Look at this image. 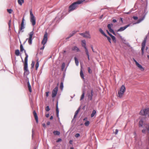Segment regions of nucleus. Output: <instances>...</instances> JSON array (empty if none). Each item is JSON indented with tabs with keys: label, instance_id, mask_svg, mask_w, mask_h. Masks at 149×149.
Listing matches in <instances>:
<instances>
[{
	"label": "nucleus",
	"instance_id": "1",
	"mask_svg": "<svg viewBox=\"0 0 149 149\" xmlns=\"http://www.w3.org/2000/svg\"><path fill=\"white\" fill-rule=\"evenodd\" d=\"M145 118H142L139 122V127L143 128V129L142 130V132L143 133H145L146 131H149V123H145Z\"/></svg>",
	"mask_w": 149,
	"mask_h": 149
},
{
	"label": "nucleus",
	"instance_id": "2",
	"mask_svg": "<svg viewBox=\"0 0 149 149\" xmlns=\"http://www.w3.org/2000/svg\"><path fill=\"white\" fill-rule=\"evenodd\" d=\"M85 0H78L77 1L73 3L69 6L68 12L70 13L76 9L78 7V5L81 4Z\"/></svg>",
	"mask_w": 149,
	"mask_h": 149
},
{
	"label": "nucleus",
	"instance_id": "3",
	"mask_svg": "<svg viewBox=\"0 0 149 149\" xmlns=\"http://www.w3.org/2000/svg\"><path fill=\"white\" fill-rule=\"evenodd\" d=\"M47 33L46 32L45 33L42 42V44L43 45V46L40 49H43L45 48V45L46 43L47 40Z\"/></svg>",
	"mask_w": 149,
	"mask_h": 149
},
{
	"label": "nucleus",
	"instance_id": "4",
	"mask_svg": "<svg viewBox=\"0 0 149 149\" xmlns=\"http://www.w3.org/2000/svg\"><path fill=\"white\" fill-rule=\"evenodd\" d=\"M30 22L33 26H34L36 23L35 18L31 10H30Z\"/></svg>",
	"mask_w": 149,
	"mask_h": 149
},
{
	"label": "nucleus",
	"instance_id": "5",
	"mask_svg": "<svg viewBox=\"0 0 149 149\" xmlns=\"http://www.w3.org/2000/svg\"><path fill=\"white\" fill-rule=\"evenodd\" d=\"M140 114L149 117V108L141 110L140 112Z\"/></svg>",
	"mask_w": 149,
	"mask_h": 149
},
{
	"label": "nucleus",
	"instance_id": "6",
	"mask_svg": "<svg viewBox=\"0 0 149 149\" xmlns=\"http://www.w3.org/2000/svg\"><path fill=\"white\" fill-rule=\"evenodd\" d=\"M25 54L26 56V57L25 58V62L24 65V70H29L28 68V55L26 53V52L25 51Z\"/></svg>",
	"mask_w": 149,
	"mask_h": 149
},
{
	"label": "nucleus",
	"instance_id": "7",
	"mask_svg": "<svg viewBox=\"0 0 149 149\" xmlns=\"http://www.w3.org/2000/svg\"><path fill=\"white\" fill-rule=\"evenodd\" d=\"M125 86L123 85H122L121 87L120 91L118 92V96L120 97H121L125 91Z\"/></svg>",
	"mask_w": 149,
	"mask_h": 149
},
{
	"label": "nucleus",
	"instance_id": "8",
	"mask_svg": "<svg viewBox=\"0 0 149 149\" xmlns=\"http://www.w3.org/2000/svg\"><path fill=\"white\" fill-rule=\"evenodd\" d=\"M147 37L146 36L144 38L141 44L142 47L141 49V54L143 55L144 54V50L146 46V44L147 40Z\"/></svg>",
	"mask_w": 149,
	"mask_h": 149
},
{
	"label": "nucleus",
	"instance_id": "9",
	"mask_svg": "<svg viewBox=\"0 0 149 149\" xmlns=\"http://www.w3.org/2000/svg\"><path fill=\"white\" fill-rule=\"evenodd\" d=\"M34 33L33 31H32L29 34V38H27L26 39V41L24 43H25L26 41L28 40V42L29 43L30 45H31L32 44V38L33 35Z\"/></svg>",
	"mask_w": 149,
	"mask_h": 149
},
{
	"label": "nucleus",
	"instance_id": "10",
	"mask_svg": "<svg viewBox=\"0 0 149 149\" xmlns=\"http://www.w3.org/2000/svg\"><path fill=\"white\" fill-rule=\"evenodd\" d=\"M58 84L57 86L52 91V98L55 97L57 95L58 91Z\"/></svg>",
	"mask_w": 149,
	"mask_h": 149
},
{
	"label": "nucleus",
	"instance_id": "11",
	"mask_svg": "<svg viewBox=\"0 0 149 149\" xmlns=\"http://www.w3.org/2000/svg\"><path fill=\"white\" fill-rule=\"evenodd\" d=\"M79 34L84 37L89 38H91L89 32L88 31H86L85 33H80Z\"/></svg>",
	"mask_w": 149,
	"mask_h": 149
},
{
	"label": "nucleus",
	"instance_id": "12",
	"mask_svg": "<svg viewBox=\"0 0 149 149\" xmlns=\"http://www.w3.org/2000/svg\"><path fill=\"white\" fill-rule=\"evenodd\" d=\"M113 26V24H109L107 25V27L110 32L112 33L114 35L116 36V34L111 28Z\"/></svg>",
	"mask_w": 149,
	"mask_h": 149
},
{
	"label": "nucleus",
	"instance_id": "13",
	"mask_svg": "<svg viewBox=\"0 0 149 149\" xmlns=\"http://www.w3.org/2000/svg\"><path fill=\"white\" fill-rule=\"evenodd\" d=\"M24 17L22 18V21L21 24V26L20 27V28L19 30V33L20 31H22V32H23L24 31L23 30V29L25 28V27L24 26Z\"/></svg>",
	"mask_w": 149,
	"mask_h": 149
},
{
	"label": "nucleus",
	"instance_id": "14",
	"mask_svg": "<svg viewBox=\"0 0 149 149\" xmlns=\"http://www.w3.org/2000/svg\"><path fill=\"white\" fill-rule=\"evenodd\" d=\"M130 26V24H128L126 26L120 27L119 29L116 30L117 32H121L125 30L126 28Z\"/></svg>",
	"mask_w": 149,
	"mask_h": 149
},
{
	"label": "nucleus",
	"instance_id": "15",
	"mask_svg": "<svg viewBox=\"0 0 149 149\" xmlns=\"http://www.w3.org/2000/svg\"><path fill=\"white\" fill-rule=\"evenodd\" d=\"M33 113L36 120V122L38 123V116L36 111L35 110L33 111Z\"/></svg>",
	"mask_w": 149,
	"mask_h": 149
},
{
	"label": "nucleus",
	"instance_id": "16",
	"mask_svg": "<svg viewBox=\"0 0 149 149\" xmlns=\"http://www.w3.org/2000/svg\"><path fill=\"white\" fill-rule=\"evenodd\" d=\"M136 65L138 68H139L141 71H143L144 70V68L139 63H137Z\"/></svg>",
	"mask_w": 149,
	"mask_h": 149
},
{
	"label": "nucleus",
	"instance_id": "17",
	"mask_svg": "<svg viewBox=\"0 0 149 149\" xmlns=\"http://www.w3.org/2000/svg\"><path fill=\"white\" fill-rule=\"evenodd\" d=\"M145 16H143L141 18L139 19L137 21V22H136V24H138L140 23L143 20H144L145 18Z\"/></svg>",
	"mask_w": 149,
	"mask_h": 149
},
{
	"label": "nucleus",
	"instance_id": "18",
	"mask_svg": "<svg viewBox=\"0 0 149 149\" xmlns=\"http://www.w3.org/2000/svg\"><path fill=\"white\" fill-rule=\"evenodd\" d=\"M99 31L103 35H104V36H107L106 34L104 33L103 30L101 28H100L99 29Z\"/></svg>",
	"mask_w": 149,
	"mask_h": 149
},
{
	"label": "nucleus",
	"instance_id": "19",
	"mask_svg": "<svg viewBox=\"0 0 149 149\" xmlns=\"http://www.w3.org/2000/svg\"><path fill=\"white\" fill-rule=\"evenodd\" d=\"M56 112L57 116L58 117L59 116V110L58 107V103H57L56 105Z\"/></svg>",
	"mask_w": 149,
	"mask_h": 149
},
{
	"label": "nucleus",
	"instance_id": "20",
	"mask_svg": "<svg viewBox=\"0 0 149 149\" xmlns=\"http://www.w3.org/2000/svg\"><path fill=\"white\" fill-rule=\"evenodd\" d=\"M82 42V46L85 49L86 48H87L86 47V41L85 40H82L81 41Z\"/></svg>",
	"mask_w": 149,
	"mask_h": 149
},
{
	"label": "nucleus",
	"instance_id": "21",
	"mask_svg": "<svg viewBox=\"0 0 149 149\" xmlns=\"http://www.w3.org/2000/svg\"><path fill=\"white\" fill-rule=\"evenodd\" d=\"M53 133L55 135H59L60 134V132L57 131H54Z\"/></svg>",
	"mask_w": 149,
	"mask_h": 149
},
{
	"label": "nucleus",
	"instance_id": "22",
	"mask_svg": "<svg viewBox=\"0 0 149 149\" xmlns=\"http://www.w3.org/2000/svg\"><path fill=\"white\" fill-rule=\"evenodd\" d=\"M80 108H78V109L76 111L75 114L74 116V118H75L76 116H77L79 110H80Z\"/></svg>",
	"mask_w": 149,
	"mask_h": 149
},
{
	"label": "nucleus",
	"instance_id": "23",
	"mask_svg": "<svg viewBox=\"0 0 149 149\" xmlns=\"http://www.w3.org/2000/svg\"><path fill=\"white\" fill-rule=\"evenodd\" d=\"M96 112L95 110H93L92 111V113L91 115V118L93 117L96 114Z\"/></svg>",
	"mask_w": 149,
	"mask_h": 149
},
{
	"label": "nucleus",
	"instance_id": "24",
	"mask_svg": "<svg viewBox=\"0 0 149 149\" xmlns=\"http://www.w3.org/2000/svg\"><path fill=\"white\" fill-rule=\"evenodd\" d=\"M72 50L74 51H76L77 52H78L79 51V49L78 48L77 46H74L72 48Z\"/></svg>",
	"mask_w": 149,
	"mask_h": 149
},
{
	"label": "nucleus",
	"instance_id": "25",
	"mask_svg": "<svg viewBox=\"0 0 149 149\" xmlns=\"http://www.w3.org/2000/svg\"><path fill=\"white\" fill-rule=\"evenodd\" d=\"M24 0H17L18 2L19 5H22V3L24 2Z\"/></svg>",
	"mask_w": 149,
	"mask_h": 149
},
{
	"label": "nucleus",
	"instance_id": "26",
	"mask_svg": "<svg viewBox=\"0 0 149 149\" xmlns=\"http://www.w3.org/2000/svg\"><path fill=\"white\" fill-rule=\"evenodd\" d=\"M92 93H93V91L92 90L91 91V94L89 95H88V99L90 100H91V99H92V96H93Z\"/></svg>",
	"mask_w": 149,
	"mask_h": 149
},
{
	"label": "nucleus",
	"instance_id": "27",
	"mask_svg": "<svg viewBox=\"0 0 149 149\" xmlns=\"http://www.w3.org/2000/svg\"><path fill=\"white\" fill-rule=\"evenodd\" d=\"M60 15V13H58V16H57V17H56V18H55V19H61V18L62 17V16H63V15H62L61 16V17H60V16H59V15Z\"/></svg>",
	"mask_w": 149,
	"mask_h": 149
},
{
	"label": "nucleus",
	"instance_id": "28",
	"mask_svg": "<svg viewBox=\"0 0 149 149\" xmlns=\"http://www.w3.org/2000/svg\"><path fill=\"white\" fill-rule=\"evenodd\" d=\"M15 54L17 56H19L20 52L19 49H17L15 50Z\"/></svg>",
	"mask_w": 149,
	"mask_h": 149
},
{
	"label": "nucleus",
	"instance_id": "29",
	"mask_svg": "<svg viewBox=\"0 0 149 149\" xmlns=\"http://www.w3.org/2000/svg\"><path fill=\"white\" fill-rule=\"evenodd\" d=\"M39 65V62L38 60H37L36 62V70H37Z\"/></svg>",
	"mask_w": 149,
	"mask_h": 149
},
{
	"label": "nucleus",
	"instance_id": "30",
	"mask_svg": "<svg viewBox=\"0 0 149 149\" xmlns=\"http://www.w3.org/2000/svg\"><path fill=\"white\" fill-rule=\"evenodd\" d=\"M82 94L81 96V98H80V100H81L82 99H83L84 98V94H85V91L84 90L82 92Z\"/></svg>",
	"mask_w": 149,
	"mask_h": 149
},
{
	"label": "nucleus",
	"instance_id": "31",
	"mask_svg": "<svg viewBox=\"0 0 149 149\" xmlns=\"http://www.w3.org/2000/svg\"><path fill=\"white\" fill-rule=\"evenodd\" d=\"M20 49L21 52H22L23 51H24V53H25V51L26 52V50L24 49L23 47V46L22 44H21L20 45Z\"/></svg>",
	"mask_w": 149,
	"mask_h": 149
},
{
	"label": "nucleus",
	"instance_id": "32",
	"mask_svg": "<svg viewBox=\"0 0 149 149\" xmlns=\"http://www.w3.org/2000/svg\"><path fill=\"white\" fill-rule=\"evenodd\" d=\"M74 58L76 65L77 66H78L79 65V61L78 59L76 57H75Z\"/></svg>",
	"mask_w": 149,
	"mask_h": 149
},
{
	"label": "nucleus",
	"instance_id": "33",
	"mask_svg": "<svg viewBox=\"0 0 149 149\" xmlns=\"http://www.w3.org/2000/svg\"><path fill=\"white\" fill-rule=\"evenodd\" d=\"M80 75L82 79H84V75L83 72L81 69V71L80 72Z\"/></svg>",
	"mask_w": 149,
	"mask_h": 149
},
{
	"label": "nucleus",
	"instance_id": "34",
	"mask_svg": "<svg viewBox=\"0 0 149 149\" xmlns=\"http://www.w3.org/2000/svg\"><path fill=\"white\" fill-rule=\"evenodd\" d=\"M29 73V70H24V74L28 75Z\"/></svg>",
	"mask_w": 149,
	"mask_h": 149
},
{
	"label": "nucleus",
	"instance_id": "35",
	"mask_svg": "<svg viewBox=\"0 0 149 149\" xmlns=\"http://www.w3.org/2000/svg\"><path fill=\"white\" fill-rule=\"evenodd\" d=\"M63 87V83L62 82H61V83L60 85V88L62 90Z\"/></svg>",
	"mask_w": 149,
	"mask_h": 149
},
{
	"label": "nucleus",
	"instance_id": "36",
	"mask_svg": "<svg viewBox=\"0 0 149 149\" xmlns=\"http://www.w3.org/2000/svg\"><path fill=\"white\" fill-rule=\"evenodd\" d=\"M65 63H62V65H61V70H63L64 68H65Z\"/></svg>",
	"mask_w": 149,
	"mask_h": 149
},
{
	"label": "nucleus",
	"instance_id": "37",
	"mask_svg": "<svg viewBox=\"0 0 149 149\" xmlns=\"http://www.w3.org/2000/svg\"><path fill=\"white\" fill-rule=\"evenodd\" d=\"M7 11L9 14H11L13 12V10L11 9H7Z\"/></svg>",
	"mask_w": 149,
	"mask_h": 149
},
{
	"label": "nucleus",
	"instance_id": "38",
	"mask_svg": "<svg viewBox=\"0 0 149 149\" xmlns=\"http://www.w3.org/2000/svg\"><path fill=\"white\" fill-rule=\"evenodd\" d=\"M89 123H90L88 121H87L84 124L86 126H88L89 125Z\"/></svg>",
	"mask_w": 149,
	"mask_h": 149
},
{
	"label": "nucleus",
	"instance_id": "39",
	"mask_svg": "<svg viewBox=\"0 0 149 149\" xmlns=\"http://www.w3.org/2000/svg\"><path fill=\"white\" fill-rule=\"evenodd\" d=\"M105 37H107V39L108 40V41H109V42L110 43H111V39L109 37L107 36H107H105Z\"/></svg>",
	"mask_w": 149,
	"mask_h": 149
},
{
	"label": "nucleus",
	"instance_id": "40",
	"mask_svg": "<svg viewBox=\"0 0 149 149\" xmlns=\"http://www.w3.org/2000/svg\"><path fill=\"white\" fill-rule=\"evenodd\" d=\"M111 38L112 39L113 41L114 42L116 43V38L114 36H113Z\"/></svg>",
	"mask_w": 149,
	"mask_h": 149
},
{
	"label": "nucleus",
	"instance_id": "41",
	"mask_svg": "<svg viewBox=\"0 0 149 149\" xmlns=\"http://www.w3.org/2000/svg\"><path fill=\"white\" fill-rule=\"evenodd\" d=\"M85 49V51L86 53V55L89 54V52L88 49L87 48H86Z\"/></svg>",
	"mask_w": 149,
	"mask_h": 149
},
{
	"label": "nucleus",
	"instance_id": "42",
	"mask_svg": "<svg viewBox=\"0 0 149 149\" xmlns=\"http://www.w3.org/2000/svg\"><path fill=\"white\" fill-rule=\"evenodd\" d=\"M34 64H34V61H32V63L31 64V68H33L34 67Z\"/></svg>",
	"mask_w": 149,
	"mask_h": 149
},
{
	"label": "nucleus",
	"instance_id": "43",
	"mask_svg": "<svg viewBox=\"0 0 149 149\" xmlns=\"http://www.w3.org/2000/svg\"><path fill=\"white\" fill-rule=\"evenodd\" d=\"M45 110L46 111H48L50 110V109L49 106H47L45 108Z\"/></svg>",
	"mask_w": 149,
	"mask_h": 149
},
{
	"label": "nucleus",
	"instance_id": "44",
	"mask_svg": "<svg viewBox=\"0 0 149 149\" xmlns=\"http://www.w3.org/2000/svg\"><path fill=\"white\" fill-rule=\"evenodd\" d=\"M28 88L29 89V91L30 92H31V86L30 85H28Z\"/></svg>",
	"mask_w": 149,
	"mask_h": 149
},
{
	"label": "nucleus",
	"instance_id": "45",
	"mask_svg": "<svg viewBox=\"0 0 149 149\" xmlns=\"http://www.w3.org/2000/svg\"><path fill=\"white\" fill-rule=\"evenodd\" d=\"M132 9H131V10H130L129 12H125V13L127 14H130L132 12Z\"/></svg>",
	"mask_w": 149,
	"mask_h": 149
},
{
	"label": "nucleus",
	"instance_id": "46",
	"mask_svg": "<svg viewBox=\"0 0 149 149\" xmlns=\"http://www.w3.org/2000/svg\"><path fill=\"white\" fill-rule=\"evenodd\" d=\"M79 136H80V134L79 133H77L75 135V137L76 138H78Z\"/></svg>",
	"mask_w": 149,
	"mask_h": 149
},
{
	"label": "nucleus",
	"instance_id": "47",
	"mask_svg": "<svg viewBox=\"0 0 149 149\" xmlns=\"http://www.w3.org/2000/svg\"><path fill=\"white\" fill-rule=\"evenodd\" d=\"M88 72L89 73H91L92 72L91 70L90 69V67H88Z\"/></svg>",
	"mask_w": 149,
	"mask_h": 149
},
{
	"label": "nucleus",
	"instance_id": "48",
	"mask_svg": "<svg viewBox=\"0 0 149 149\" xmlns=\"http://www.w3.org/2000/svg\"><path fill=\"white\" fill-rule=\"evenodd\" d=\"M133 18L135 20H136L138 19V17L137 16H134L133 17Z\"/></svg>",
	"mask_w": 149,
	"mask_h": 149
},
{
	"label": "nucleus",
	"instance_id": "49",
	"mask_svg": "<svg viewBox=\"0 0 149 149\" xmlns=\"http://www.w3.org/2000/svg\"><path fill=\"white\" fill-rule=\"evenodd\" d=\"M49 92H46V95L47 97H48L49 96Z\"/></svg>",
	"mask_w": 149,
	"mask_h": 149
},
{
	"label": "nucleus",
	"instance_id": "50",
	"mask_svg": "<svg viewBox=\"0 0 149 149\" xmlns=\"http://www.w3.org/2000/svg\"><path fill=\"white\" fill-rule=\"evenodd\" d=\"M10 23H11V20H10L9 21V23H8V26H9V28H10Z\"/></svg>",
	"mask_w": 149,
	"mask_h": 149
},
{
	"label": "nucleus",
	"instance_id": "51",
	"mask_svg": "<svg viewBox=\"0 0 149 149\" xmlns=\"http://www.w3.org/2000/svg\"><path fill=\"white\" fill-rule=\"evenodd\" d=\"M61 141V138H59L58 140L56 141L57 142H59Z\"/></svg>",
	"mask_w": 149,
	"mask_h": 149
},
{
	"label": "nucleus",
	"instance_id": "52",
	"mask_svg": "<svg viewBox=\"0 0 149 149\" xmlns=\"http://www.w3.org/2000/svg\"><path fill=\"white\" fill-rule=\"evenodd\" d=\"M118 129H116V131L115 132V134H117L118 133Z\"/></svg>",
	"mask_w": 149,
	"mask_h": 149
},
{
	"label": "nucleus",
	"instance_id": "53",
	"mask_svg": "<svg viewBox=\"0 0 149 149\" xmlns=\"http://www.w3.org/2000/svg\"><path fill=\"white\" fill-rule=\"evenodd\" d=\"M133 60L134 61L136 65L138 63L133 58Z\"/></svg>",
	"mask_w": 149,
	"mask_h": 149
},
{
	"label": "nucleus",
	"instance_id": "54",
	"mask_svg": "<svg viewBox=\"0 0 149 149\" xmlns=\"http://www.w3.org/2000/svg\"><path fill=\"white\" fill-rule=\"evenodd\" d=\"M86 55L87 56L88 60H90V56H89V54H88V55Z\"/></svg>",
	"mask_w": 149,
	"mask_h": 149
},
{
	"label": "nucleus",
	"instance_id": "55",
	"mask_svg": "<svg viewBox=\"0 0 149 149\" xmlns=\"http://www.w3.org/2000/svg\"><path fill=\"white\" fill-rule=\"evenodd\" d=\"M86 55L87 56L88 60H90V56H89V54H88V55Z\"/></svg>",
	"mask_w": 149,
	"mask_h": 149
},
{
	"label": "nucleus",
	"instance_id": "56",
	"mask_svg": "<svg viewBox=\"0 0 149 149\" xmlns=\"http://www.w3.org/2000/svg\"><path fill=\"white\" fill-rule=\"evenodd\" d=\"M71 36L69 35V36H68L66 38V39L67 40L70 38H71Z\"/></svg>",
	"mask_w": 149,
	"mask_h": 149
},
{
	"label": "nucleus",
	"instance_id": "57",
	"mask_svg": "<svg viewBox=\"0 0 149 149\" xmlns=\"http://www.w3.org/2000/svg\"><path fill=\"white\" fill-rule=\"evenodd\" d=\"M47 125H49L50 124V122L49 121H48L46 123Z\"/></svg>",
	"mask_w": 149,
	"mask_h": 149
},
{
	"label": "nucleus",
	"instance_id": "58",
	"mask_svg": "<svg viewBox=\"0 0 149 149\" xmlns=\"http://www.w3.org/2000/svg\"><path fill=\"white\" fill-rule=\"evenodd\" d=\"M72 33L74 35L76 32L77 31H73L72 32Z\"/></svg>",
	"mask_w": 149,
	"mask_h": 149
},
{
	"label": "nucleus",
	"instance_id": "59",
	"mask_svg": "<svg viewBox=\"0 0 149 149\" xmlns=\"http://www.w3.org/2000/svg\"><path fill=\"white\" fill-rule=\"evenodd\" d=\"M109 35L111 37V38H112L113 36L110 33H109Z\"/></svg>",
	"mask_w": 149,
	"mask_h": 149
},
{
	"label": "nucleus",
	"instance_id": "60",
	"mask_svg": "<svg viewBox=\"0 0 149 149\" xmlns=\"http://www.w3.org/2000/svg\"><path fill=\"white\" fill-rule=\"evenodd\" d=\"M114 23H115V22H116V20L115 19H113V21H112Z\"/></svg>",
	"mask_w": 149,
	"mask_h": 149
},
{
	"label": "nucleus",
	"instance_id": "61",
	"mask_svg": "<svg viewBox=\"0 0 149 149\" xmlns=\"http://www.w3.org/2000/svg\"><path fill=\"white\" fill-rule=\"evenodd\" d=\"M70 35L72 37V36H73L74 35L73 34V33H72V32L70 34Z\"/></svg>",
	"mask_w": 149,
	"mask_h": 149
},
{
	"label": "nucleus",
	"instance_id": "62",
	"mask_svg": "<svg viewBox=\"0 0 149 149\" xmlns=\"http://www.w3.org/2000/svg\"><path fill=\"white\" fill-rule=\"evenodd\" d=\"M49 116V114H46V116L47 118Z\"/></svg>",
	"mask_w": 149,
	"mask_h": 149
},
{
	"label": "nucleus",
	"instance_id": "63",
	"mask_svg": "<svg viewBox=\"0 0 149 149\" xmlns=\"http://www.w3.org/2000/svg\"><path fill=\"white\" fill-rule=\"evenodd\" d=\"M134 135L135 136V137L136 136V133L135 132H134L133 133Z\"/></svg>",
	"mask_w": 149,
	"mask_h": 149
},
{
	"label": "nucleus",
	"instance_id": "64",
	"mask_svg": "<svg viewBox=\"0 0 149 149\" xmlns=\"http://www.w3.org/2000/svg\"><path fill=\"white\" fill-rule=\"evenodd\" d=\"M53 116H51L50 117V120H52L53 119Z\"/></svg>",
	"mask_w": 149,
	"mask_h": 149
}]
</instances>
